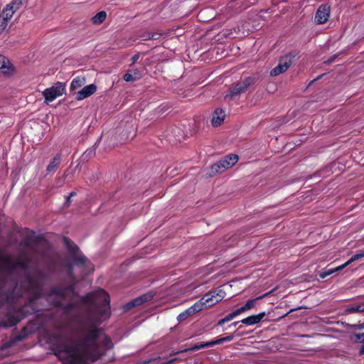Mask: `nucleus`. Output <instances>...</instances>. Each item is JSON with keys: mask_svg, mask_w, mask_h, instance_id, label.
Listing matches in <instances>:
<instances>
[{"mask_svg": "<svg viewBox=\"0 0 364 364\" xmlns=\"http://www.w3.org/2000/svg\"><path fill=\"white\" fill-rule=\"evenodd\" d=\"M70 201V196H68L66 198V203L69 204Z\"/></svg>", "mask_w": 364, "mask_h": 364, "instance_id": "44", "label": "nucleus"}, {"mask_svg": "<svg viewBox=\"0 0 364 364\" xmlns=\"http://www.w3.org/2000/svg\"><path fill=\"white\" fill-rule=\"evenodd\" d=\"M75 194V193L74 192H72V193H70V194L68 196H70V198H71V197H72V196H73Z\"/></svg>", "mask_w": 364, "mask_h": 364, "instance_id": "45", "label": "nucleus"}, {"mask_svg": "<svg viewBox=\"0 0 364 364\" xmlns=\"http://www.w3.org/2000/svg\"><path fill=\"white\" fill-rule=\"evenodd\" d=\"M330 16V6L327 4L321 5L315 15V21L318 24L326 23Z\"/></svg>", "mask_w": 364, "mask_h": 364, "instance_id": "6", "label": "nucleus"}, {"mask_svg": "<svg viewBox=\"0 0 364 364\" xmlns=\"http://www.w3.org/2000/svg\"><path fill=\"white\" fill-rule=\"evenodd\" d=\"M333 273V271H332L331 269L327 270V271H324V272H322L321 273H320V277L322 278V279H324L326 278V277L331 275V274Z\"/></svg>", "mask_w": 364, "mask_h": 364, "instance_id": "34", "label": "nucleus"}, {"mask_svg": "<svg viewBox=\"0 0 364 364\" xmlns=\"http://www.w3.org/2000/svg\"><path fill=\"white\" fill-rule=\"evenodd\" d=\"M142 77V73L139 69H132L124 75V80L126 82H133L139 80Z\"/></svg>", "mask_w": 364, "mask_h": 364, "instance_id": "15", "label": "nucleus"}, {"mask_svg": "<svg viewBox=\"0 0 364 364\" xmlns=\"http://www.w3.org/2000/svg\"><path fill=\"white\" fill-rule=\"evenodd\" d=\"M8 21H9L1 18V16H0V32H2L7 28Z\"/></svg>", "mask_w": 364, "mask_h": 364, "instance_id": "30", "label": "nucleus"}, {"mask_svg": "<svg viewBox=\"0 0 364 364\" xmlns=\"http://www.w3.org/2000/svg\"><path fill=\"white\" fill-rule=\"evenodd\" d=\"M90 297L94 311L77 325L75 341L69 346H59L55 351L63 364L92 363L112 348L110 338L98 327L99 323L110 316L109 296L105 290L98 289Z\"/></svg>", "mask_w": 364, "mask_h": 364, "instance_id": "1", "label": "nucleus"}, {"mask_svg": "<svg viewBox=\"0 0 364 364\" xmlns=\"http://www.w3.org/2000/svg\"><path fill=\"white\" fill-rule=\"evenodd\" d=\"M14 14L15 11L10 7V6L6 4V6L3 9L1 13L0 14V16H1V18H4V19L9 21Z\"/></svg>", "mask_w": 364, "mask_h": 364, "instance_id": "18", "label": "nucleus"}, {"mask_svg": "<svg viewBox=\"0 0 364 364\" xmlns=\"http://www.w3.org/2000/svg\"><path fill=\"white\" fill-rule=\"evenodd\" d=\"M215 300H216V296L212 291L205 294L202 299L197 301V304H200V308L202 310L203 308L210 307L219 302L215 301Z\"/></svg>", "mask_w": 364, "mask_h": 364, "instance_id": "7", "label": "nucleus"}, {"mask_svg": "<svg viewBox=\"0 0 364 364\" xmlns=\"http://www.w3.org/2000/svg\"><path fill=\"white\" fill-rule=\"evenodd\" d=\"M27 280H28V282L29 286L32 287V286H33V285H34V284H33V281H32V279H31V277H28V278H27Z\"/></svg>", "mask_w": 364, "mask_h": 364, "instance_id": "39", "label": "nucleus"}, {"mask_svg": "<svg viewBox=\"0 0 364 364\" xmlns=\"http://www.w3.org/2000/svg\"><path fill=\"white\" fill-rule=\"evenodd\" d=\"M28 260L23 256L14 259L4 250H0V273H11L17 268L25 269L28 267Z\"/></svg>", "mask_w": 364, "mask_h": 364, "instance_id": "2", "label": "nucleus"}, {"mask_svg": "<svg viewBox=\"0 0 364 364\" xmlns=\"http://www.w3.org/2000/svg\"><path fill=\"white\" fill-rule=\"evenodd\" d=\"M85 83V79L83 77H77L71 82L70 87L72 90H77Z\"/></svg>", "mask_w": 364, "mask_h": 364, "instance_id": "20", "label": "nucleus"}, {"mask_svg": "<svg viewBox=\"0 0 364 364\" xmlns=\"http://www.w3.org/2000/svg\"><path fill=\"white\" fill-rule=\"evenodd\" d=\"M355 337L357 341H358L360 343H364V332L362 333L355 334Z\"/></svg>", "mask_w": 364, "mask_h": 364, "instance_id": "35", "label": "nucleus"}, {"mask_svg": "<svg viewBox=\"0 0 364 364\" xmlns=\"http://www.w3.org/2000/svg\"><path fill=\"white\" fill-rule=\"evenodd\" d=\"M86 260V258L84 257V256H80L77 258V261L81 262V263H84Z\"/></svg>", "mask_w": 364, "mask_h": 364, "instance_id": "37", "label": "nucleus"}, {"mask_svg": "<svg viewBox=\"0 0 364 364\" xmlns=\"http://www.w3.org/2000/svg\"><path fill=\"white\" fill-rule=\"evenodd\" d=\"M151 299H152V295L144 294V295L132 300L129 303H128L126 306V309H129L134 306H140L142 304H144V302H146V301L151 300Z\"/></svg>", "mask_w": 364, "mask_h": 364, "instance_id": "14", "label": "nucleus"}, {"mask_svg": "<svg viewBox=\"0 0 364 364\" xmlns=\"http://www.w3.org/2000/svg\"><path fill=\"white\" fill-rule=\"evenodd\" d=\"M33 240L31 237H26L25 238L23 241V244L26 247H28L30 249H33Z\"/></svg>", "mask_w": 364, "mask_h": 364, "instance_id": "31", "label": "nucleus"}, {"mask_svg": "<svg viewBox=\"0 0 364 364\" xmlns=\"http://www.w3.org/2000/svg\"><path fill=\"white\" fill-rule=\"evenodd\" d=\"M201 311L200 308V304L195 303L193 306H191L190 308L184 311L183 312L181 313L178 317L177 319L179 321H183L185 319H186L189 316L193 314L196 312H198Z\"/></svg>", "mask_w": 364, "mask_h": 364, "instance_id": "11", "label": "nucleus"}, {"mask_svg": "<svg viewBox=\"0 0 364 364\" xmlns=\"http://www.w3.org/2000/svg\"><path fill=\"white\" fill-rule=\"evenodd\" d=\"M336 58V55H334L333 57H332L331 58H330L327 63H330L331 62H333L334 60V59Z\"/></svg>", "mask_w": 364, "mask_h": 364, "instance_id": "42", "label": "nucleus"}, {"mask_svg": "<svg viewBox=\"0 0 364 364\" xmlns=\"http://www.w3.org/2000/svg\"><path fill=\"white\" fill-rule=\"evenodd\" d=\"M360 355L364 354V345L361 347V348L360 350Z\"/></svg>", "mask_w": 364, "mask_h": 364, "instance_id": "41", "label": "nucleus"}, {"mask_svg": "<svg viewBox=\"0 0 364 364\" xmlns=\"http://www.w3.org/2000/svg\"><path fill=\"white\" fill-rule=\"evenodd\" d=\"M63 242L72 254H75L78 251V247L68 237L63 238Z\"/></svg>", "mask_w": 364, "mask_h": 364, "instance_id": "22", "label": "nucleus"}, {"mask_svg": "<svg viewBox=\"0 0 364 364\" xmlns=\"http://www.w3.org/2000/svg\"><path fill=\"white\" fill-rule=\"evenodd\" d=\"M240 314L241 313H240V310L237 309L235 310L234 311H232V313L228 314L225 317V319L226 320L227 322L230 321L234 318H235L237 316L240 315Z\"/></svg>", "mask_w": 364, "mask_h": 364, "instance_id": "29", "label": "nucleus"}, {"mask_svg": "<svg viewBox=\"0 0 364 364\" xmlns=\"http://www.w3.org/2000/svg\"><path fill=\"white\" fill-rule=\"evenodd\" d=\"M225 160L228 161V164L232 166L234 164H235L238 161V156L236 154H230L227 156L225 158Z\"/></svg>", "mask_w": 364, "mask_h": 364, "instance_id": "28", "label": "nucleus"}, {"mask_svg": "<svg viewBox=\"0 0 364 364\" xmlns=\"http://www.w3.org/2000/svg\"><path fill=\"white\" fill-rule=\"evenodd\" d=\"M232 167L228 162L225 159H223L218 162L215 163L211 166V173L213 174H216L218 173H222L225 170Z\"/></svg>", "mask_w": 364, "mask_h": 364, "instance_id": "10", "label": "nucleus"}, {"mask_svg": "<svg viewBox=\"0 0 364 364\" xmlns=\"http://www.w3.org/2000/svg\"><path fill=\"white\" fill-rule=\"evenodd\" d=\"M225 117V112L221 109H216L213 114L212 124L214 127L222 124Z\"/></svg>", "mask_w": 364, "mask_h": 364, "instance_id": "13", "label": "nucleus"}, {"mask_svg": "<svg viewBox=\"0 0 364 364\" xmlns=\"http://www.w3.org/2000/svg\"><path fill=\"white\" fill-rule=\"evenodd\" d=\"M14 70V66L9 60L4 55L0 54V73L4 75H10Z\"/></svg>", "mask_w": 364, "mask_h": 364, "instance_id": "8", "label": "nucleus"}, {"mask_svg": "<svg viewBox=\"0 0 364 364\" xmlns=\"http://www.w3.org/2000/svg\"><path fill=\"white\" fill-rule=\"evenodd\" d=\"M28 0H13L8 4L9 6L16 12L19 10L23 5L26 4Z\"/></svg>", "mask_w": 364, "mask_h": 364, "instance_id": "21", "label": "nucleus"}, {"mask_svg": "<svg viewBox=\"0 0 364 364\" xmlns=\"http://www.w3.org/2000/svg\"><path fill=\"white\" fill-rule=\"evenodd\" d=\"M233 337L234 336L232 335H230V336H228L226 337H223V338H220L216 339L215 341H209V343H208L207 346H214V345H216V344H220V343H222L223 342H225V341H231L233 339Z\"/></svg>", "mask_w": 364, "mask_h": 364, "instance_id": "25", "label": "nucleus"}, {"mask_svg": "<svg viewBox=\"0 0 364 364\" xmlns=\"http://www.w3.org/2000/svg\"><path fill=\"white\" fill-rule=\"evenodd\" d=\"M364 257V250H359L355 255H354L351 258L348 260L349 264H351L352 262L359 260Z\"/></svg>", "mask_w": 364, "mask_h": 364, "instance_id": "27", "label": "nucleus"}, {"mask_svg": "<svg viewBox=\"0 0 364 364\" xmlns=\"http://www.w3.org/2000/svg\"><path fill=\"white\" fill-rule=\"evenodd\" d=\"M97 90V87L94 84H90L89 85L85 86L82 90L77 92L76 95V99L77 100H82L92 94H94Z\"/></svg>", "mask_w": 364, "mask_h": 364, "instance_id": "9", "label": "nucleus"}, {"mask_svg": "<svg viewBox=\"0 0 364 364\" xmlns=\"http://www.w3.org/2000/svg\"><path fill=\"white\" fill-rule=\"evenodd\" d=\"M53 292L55 293V294H59L60 296L63 295V292L61 291H57L56 290H53Z\"/></svg>", "mask_w": 364, "mask_h": 364, "instance_id": "40", "label": "nucleus"}, {"mask_svg": "<svg viewBox=\"0 0 364 364\" xmlns=\"http://www.w3.org/2000/svg\"><path fill=\"white\" fill-rule=\"evenodd\" d=\"M106 17V12L102 11L94 16L92 18V21L94 24H100L105 20Z\"/></svg>", "mask_w": 364, "mask_h": 364, "instance_id": "23", "label": "nucleus"}, {"mask_svg": "<svg viewBox=\"0 0 364 364\" xmlns=\"http://www.w3.org/2000/svg\"><path fill=\"white\" fill-rule=\"evenodd\" d=\"M65 84L60 82L55 83L51 87L46 89L43 92V95L44 96L47 102H52L57 97L62 96L65 92Z\"/></svg>", "mask_w": 364, "mask_h": 364, "instance_id": "4", "label": "nucleus"}, {"mask_svg": "<svg viewBox=\"0 0 364 364\" xmlns=\"http://www.w3.org/2000/svg\"><path fill=\"white\" fill-rule=\"evenodd\" d=\"M265 316V312H261L257 315H252L243 318L240 322L247 326L255 325L259 323Z\"/></svg>", "mask_w": 364, "mask_h": 364, "instance_id": "12", "label": "nucleus"}, {"mask_svg": "<svg viewBox=\"0 0 364 364\" xmlns=\"http://www.w3.org/2000/svg\"><path fill=\"white\" fill-rule=\"evenodd\" d=\"M139 58V54H136V55H134V56H132L131 58L132 64H134L138 60Z\"/></svg>", "mask_w": 364, "mask_h": 364, "instance_id": "36", "label": "nucleus"}, {"mask_svg": "<svg viewBox=\"0 0 364 364\" xmlns=\"http://www.w3.org/2000/svg\"><path fill=\"white\" fill-rule=\"evenodd\" d=\"M350 264L348 263V261H347L346 263L336 267V268H333L331 269L332 271H333V273L336 272H338V271H340L343 269H344L346 267L348 266Z\"/></svg>", "mask_w": 364, "mask_h": 364, "instance_id": "33", "label": "nucleus"}, {"mask_svg": "<svg viewBox=\"0 0 364 364\" xmlns=\"http://www.w3.org/2000/svg\"><path fill=\"white\" fill-rule=\"evenodd\" d=\"M255 82V78L247 77L243 80L240 81L231 87L229 93L225 95V97L234 98L240 94L245 92L250 85Z\"/></svg>", "mask_w": 364, "mask_h": 364, "instance_id": "3", "label": "nucleus"}, {"mask_svg": "<svg viewBox=\"0 0 364 364\" xmlns=\"http://www.w3.org/2000/svg\"><path fill=\"white\" fill-rule=\"evenodd\" d=\"M19 321L20 319L16 316L9 314L6 320L0 322V327H11L16 325Z\"/></svg>", "mask_w": 364, "mask_h": 364, "instance_id": "17", "label": "nucleus"}, {"mask_svg": "<svg viewBox=\"0 0 364 364\" xmlns=\"http://www.w3.org/2000/svg\"><path fill=\"white\" fill-rule=\"evenodd\" d=\"M346 312L347 314H353V313H364V302L358 304H355L348 309H346Z\"/></svg>", "mask_w": 364, "mask_h": 364, "instance_id": "19", "label": "nucleus"}, {"mask_svg": "<svg viewBox=\"0 0 364 364\" xmlns=\"http://www.w3.org/2000/svg\"><path fill=\"white\" fill-rule=\"evenodd\" d=\"M226 322H227V321H226V320L225 319V318H223L220 319V320L218 322L217 325H218V326H222V325H223V324H224L225 323H226Z\"/></svg>", "mask_w": 364, "mask_h": 364, "instance_id": "38", "label": "nucleus"}, {"mask_svg": "<svg viewBox=\"0 0 364 364\" xmlns=\"http://www.w3.org/2000/svg\"><path fill=\"white\" fill-rule=\"evenodd\" d=\"M270 293L271 292L265 293L263 295L258 296L255 299L248 300L243 306L239 308L238 309L240 310V313L242 314V312H245L246 311L253 309L255 307V306L256 305L257 301L259 299H261L268 296L269 294H270Z\"/></svg>", "mask_w": 364, "mask_h": 364, "instance_id": "16", "label": "nucleus"}, {"mask_svg": "<svg viewBox=\"0 0 364 364\" xmlns=\"http://www.w3.org/2000/svg\"><path fill=\"white\" fill-rule=\"evenodd\" d=\"M238 323H239V321L233 322L232 323H231V324L230 325V326H235Z\"/></svg>", "mask_w": 364, "mask_h": 364, "instance_id": "43", "label": "nucleus"}, {"mask_svg": "<svg viewBox=\"0 0 364 364\" xmlns=\"http://www.w3.org/2000/svg\"><path fill=\"white\" fill-rule=\"evenodd\" d=\"M291 58L284 56L279 60V64L270 71L271 76L279 75L288 70L291 65Z\"/></svg>", "mask_w": 364, "mask_h": 364, "instance_id": "5", "label": "nucleus"}, {"mask_svg": "<svg viewBox=\"0 0 364 364\" xmlns=\"http://www.w3.org/2000/svg\"><path fill=\"white\" fill-rule=\"evenodd\" d=\"M60 160V156L59 155L56 156L53 159V160L50 162V164L47 166V171L51 172L53 171L59 165Z\"/></svg>", "mask_w": 364, "mask_h": 364, "instance_id": "24", "label": "nucleus"}, {"mask_svg": "<svg viewBox=\"0 0 364 364\" xmlns=\"http://www.w3.org/2000/svg\"><path fill=\"white\" fill-rule=\"evenodd\" d=\"M208 343H209V342H206V343H201V344L195 345L194 346H193L191 348V350H197L201 349V348H205V347H211L212 346H206V345H208Z\"/></svg>", "mask_w": 364, "mask_h": 364, "instance_id": "32", "label": "nucleus"}, {"mask_svg": "<svg viewBox=\"0 0 364 364\" xmlns=\"http://www.w3.org/2000/svg\"><path fill=\"white\" fill-rule=\"evenodd\" d=\"M213 292L216 296L215 301H220L225 296V292L222 289L218 288L214 290Z\"/></svg>", "mask_w": 364, "mask_h": 364, "instance_id": "26", "label": "nucleus"}]
</instances>
